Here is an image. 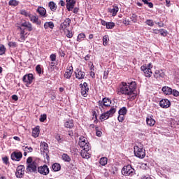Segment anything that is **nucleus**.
Masks as SVG:
<instances>
[{
    "label": "nucleus",
    "mask_w": 179,
    "mask_h": 179,
    "mask_svg": "<svg viewBox=\"0 0 179 179\" xmlns=\"http://www.w3.org/2000/svg\"><path fill=\"white\" fill-rule=\"evenodd\" d=\"M135 90H136V82H122V83L118 87L117 92V94L120 96H121V94L127 96L128 100L132 101L136 99V94L135 93Z\"/></svg>",
    "instance_id": "f257e3e1"
},
{
    "label": "nucleus",
    "mask_w": 179,
    "mask_h": 179,
    "mask_svg": "<svg viewBox=\"0 0 179 179\" xmlns=\"http://www.w3.org/2000/svg\"><path fill=\"white\" fill-rule=\"evenodd\" d=\"M20 38L18 41L23 43V41H26L27 36H29L28 31H31L33 30V25L29 22H24L21 24L20 25Z\"/></svg>",
    "instance_id": "f03ea898"
},
{
    "label": "nucleus",
    "mask_w": 179,
    "mask_h": 179,
    "mask_svg": "<svg viewBox=\"0 0 179 179\" xmlns=\"http://www.w3.org/2000/svg\"><path fill=\"white\" fill-rule=\"evenodd\" d=\"M153 68V64L152 63H149L148 64H145L141 66V70L143 72L144 76L146 78H151L152 75V69Z\"/></svg>",
    "instance_id": "7ed1b4c3"
},
{
    "label": "nucleus",
    "mask_w": 179,
    "mask_h": 179,
    "mask_svg": "<svg viewBox=\"0 0 179 179\" xmlns=\"http://www.w3.org/2000/svg\"><path fill=\"white\" fill-rule=\"evenodd\" d=\"M116 109L114 106L110 107L109 110L106 111L104 113H102L100 115L99 120H101V122L106 121V120H108L110 117H113L114 114H115Z\"/></svg>",
    "instance_id": "20e7f679"
},
{
    "label": "nucleus",
    "mask_w": 179,
    "mask_h": 179,
    "mask_svg": "<svg viewBox=\"0 0 179 179\" xmlns=\"http://www.w3.org/2000/svg\"><path fill=\"white\" fill-rule=\"evenodd\" d=\"M134 155L138 159H143L146 156V151L143 149V146H134Z\"/></svg>",
    "instance_id": "39448f33"
},
{
    "label": "nucleus",
    "mask_w": 179,
    "mask_h": 179,
    "mask_svg": "<svg viewBox=\"0 0 179 179\" xmlns=\"http://www.w3.org/2000/svg\"><path fill=\"white\" fill-rule=\"evenodd\" d=\"M122 174L126 177H132L135 174V169L131 165L124 166L122 169Z\"/></svg>",
    "instance_id": "423d86ee"
},
{
    "label": "nucleus",
    "mask_w": 179,
    "mask_h": 179,
    "mask_svg": "<svg viewBox=\"0 0 179 179\" xmlns=\"http://www.w3.org/2000/svg\"><path fill=\"white\" fill-rule=\"evenodd\" d=\"M98 103L99 108L101 110V113H104L106 107H110V106L111 105V100L108 98H103L102 101H99Z\"/></svg>",
    "instance_id": "0eeeda50"
},
{
    "label": "nucleus",
    "mask_w": 179,
    "mask_h": 179,
    "mask_svg": "<svg viewBox=\"0 0 179 179\" xmlns=\"http://www.w3.org/2000/svg\"><path fill=\"white\" fill-rule=\"evenodd\" d=\"M79 146L82 148V149H85L86 150H90V145H89V142L87 141V138L84 136H80L79 138Z\"/></svg>",
    "instance_id": "6e6552de"
},
{
    "label": "nucleus",
    "mask_w": 179,
    "mask_h": 179,
    "mask_svg": "<svg viewBox=\"0 0 179 179\" xmlns=\"http://www.w3.org/2000/svg\"><path fill=\"white\" fill-rule=\"evenodd\" d=\"M34 80V77L33 76V74L29 73L23 76L22 80L24 83H25V86L29 87V85H31L33 83V80Z\"/></svg>",
    "instance_id": "1a4fd4ad"
},
{
    "label": "nucleus",
    "mask_w": 179,
    "mask_h": 179,
    "mask_svg": "<svg viewBox=\"0 0 179 179\" xmlns=\"http://www.w3.org/2000/svg\"><path fill=\"white\" fill-rule=\"evenodd\" d=\"M80 87L81 89V94L83 97H87L89 94V86L87 83H84L83 84H80Z\"/></svg>",
    "instance_id": "9d476101"
},
{
    "label": "nucleus",
    "mask_w": 179,
    "mask_h": 179,
    "mask_svg": "<svg viewBox=\"0 0 179 179\" xmlns=\"http://www.w3.org/2000/svg\"><path fill=\"white\" fill-rule=\"evenodd\" d=\"M38 173L42 176H48L50 174V169L47 165L41 166L38 168Z\"/></svg>",
    "instance_id": "9b49d317"
},
{
    "label": "nucleus",
    "mask_w": 179,
    "mask_h": 179,
    "mask_svg": "<svg viewBox=\"0 0 179 179\" xmlns=\"http://www.w3.org/2000/svg\"><path fill=\"white\" fill-rule=\"evenodd\" d=\"M29 19L30 22L32 23H34L35 24H37L38 26H40L41 24V20L38 19V16L37 14H31L29 15Z\"/></svg>",
    "instance_id": "f8f14e48"
},
{
    "label": "nucleus",
    "mask_w": 179,
    "mask_h": 179,
    "mask_svg": "<svg viewBox=\"0 0 179 179\" xmlns=\"http://www.w3.org/2000/svg\"><path fill=\"white\" fill-rule=\"evenodd\" d=\"M15 176L17 178H22L24 176V166L20 165L17 168V171L15 172Z\"/></svg>",
    "instance_id": "ddd939ff"
},
{
    "label": "nucleus",
    "mask_w": 179,
    "mask_h": 179,
    "mask_svg": "<svg viewBox=\"0 0 179 179\" xmlns=\"http://www.w3.org/2000/svg\"><path fill=\"white\" fill-rule=\"evenodd\" d=\"M41 152L43 156H47L48 155V144L45 142L41 143Z\"/></svg>",
    "instance_id": "4468645a"
},
{
    "label": "nucleus",
    "mask_w": 179,
    "mask_h": 179,
    "mask_svg": "<svg viewBox=\"0 0 179 179\" xmlns=\"http://www.w3.org/2000/svg\"><path fill=\"white\" fill-rule=\"evenodd\" d=\"M66 8L69 12H72L75 5H76V0H66Z\"/></svg>",
    "instance_id": "2eb2a0df"
},
{
    "label": "nucleus",
    "mask_w": 179,
    "mask_h": 179,
    "mask_svg": "<svg viewBox=\"0 0 179 179\" xmlns=\"http://www.w3.org/2000/svg\"><path fill=\"white\" fill-rule=\"evenodd\" d=\"M22 157H23V154L20 152H13L11 154V159L15 162H20Z\"/></svg>",
    "instance_id": "dca6fc26"
},
{
    "label": "nucleus",
    "mask_w": 179,
    "mask_h": 179,
    "mask_svg": "<svg viewBox=\"0 0 179 179\" xmlns=\"http://www.w3.org/2000/svg\"><path fill=\"white\" fill-rule=\"evenodd\" d=\"M27 171L28 173H36L37 171V163L33 162L27 165Z\"/></svg>",
    "instance_id": "f3484780"
},
{
    "label": "nucleus",
    "mask_w": 179,
    "mask_h": 179,
    "mask_svg": "<svg viewBox=\"0 0 179 179\" xmlns=\"http://www.w3.org/2000/svg\"><path fill=\"white\" fill-rule=\"evenodd\" d=\"M36 12L41 16V17H47V16H48L47 10H45L44 7L38 6L36 9Z\"/></svg>",
    "instance_id": "a211bd4d"
},
{
    "label": "nucleus",
    "mask_w": 179,
    "mask_h": 179,
    "mask_svg": "<svg viewBox=\"0 0 179 179\" xmlns=\"http://www.w3.org/2000/svg\"><path fill=\"white\" fill-rule=\"evenodd\" d=\"M159 106L162 108H169L171 106V103L169 99H162L159 101Z\"/></svg>",
    "instance_id": "6ab92c4d"
},
{
    "label": "nucleus",
    "mask_w": 179,
    "mask_h": 179,
    "mask_svg": "<svg viewBox=\"0 0 179 179\" xmlns=\"http://www.w3.org/2000/svg\"><path fill=\"white\" fill-rule=\"evenodd\" d=\"M164 76H166V73H164L163 70H155L154 73L155 79H160V78H164Z\"/></svg>",
    "instance_id": "aec40b11"
},
{
    "label": "nucleus",
    "mask_w": 179,
    "mask_h": 179,
    "mask_svg": "<svg viewBox=\"0 0 179 179\" xmlns=\"http://www.w3.org/2000/svg\"><path fill=\"white\" fill-rule=\"evenodd\" d=\"M118 10H120V8H118V6L114 5L112 6V8H108V12L109 13H111L112 16H117V13H118Z\"/></svg>",
    "instance_id": "412c9836"
},
{
    "label": "nucleus",
    "mask_w": 179,
    "mask_h": 179,
    "mask_svg": "<svg viewBox=\"0 0 179 179\" xmlns=\"http://www.w3.org/2000/svg\"><path fill=\"white\" fill-rule=\"evenodd\" d=\"M72 73H73V67L71 66L69 67V69L66 70V72L64 73V78L66 79H71Z\"/></svg>",
    "instance_id": "4be33fe9"
},
{
    "label": "nucleus",
    "mask_w": 179,
    "mask_h": 179,
    "mask_svg": "<svg viewBox=\"0 0 179 179\" xmlns=\"http://www.w3.org/2000/svg\"><path fill=\"white\" fill-rule=\"evenodd\" d=\"M75 73H76V78L77 79H79V80H80V79H85V72L82 71L80 70L79 69H77L76 70Z\"/></svg>",
    "instance_id": "5701e85b"
},
{
    "label": "nucleus",
    "mask_w": 179,
    "mask_h": 179,
    "mask_svg": "<svg viewBox=\"0 0 179 179\" xmlns=\"http://www.w3.org/2000/svg\"><path fill=\"white\" fill-rule=\"evenodd\" d=\"M90 150L83 149L80 152V156L83 159H90V152H89Z\"/></svg>",
    "instance_id": "b1692460"
},
{
    "label": "nucleus",
    "mask_w": 179,
    "mask_h": 179,
    "mask_svg": "<svg viewBox=\"0 0 179 179\" xmlns=\"http://www.w3.org/2000/svg\"><path fill=\"white\" fill-rule=\"evenodd\" d=\"M69 26H71V19L66 18L61 24V28L62 29V30H65V29H68Z\"/></svg>",
    "instance_id": "393cba45"
},
{
    "label": "nucleus",
    "mask_w": 179,
    "mask_h": 179,
    "mask_svg": "<svg viewBox=\"0 0 179 179\" xmlns=\"http://www.w3.org/2000/svg\"><path fill=\"white\" fill-rule=\"evenodd\" d=\"M162 91L166 96H170V94H172V93H173V89H171V87H167V86L163 87L162 88Z\"/></svg>",
    "instance_id": "a878e982"
},
{
    "label": "nucleus",
    "mask_w": 179,
    "mask_h": 179,
    "mask_svg": "<svg viewBox=\"0 0 179 179\" xmlns=\"http://www.w3.org/2000/svg\"><path fill=\"white\" fill-rule=\"evenodd\" d=\"M146 124L148 127H154L155 124H156V120H155V119L151 116H148L146 118Z\"/></svg>",
    "instance_id": "bb28decb"
},
{
    "label": "nucleus",
    "mask_w": 179,
    "mask_h": 179,
    "mask_svg": "<svg viewBox=\"0 0 179 179\" xmlns=\"http://www.w3.org/2000/svg\"><path fill=\"white\" fill-rule=\"evenodd\" d=\"M39 135H40V128H38V127L34 128L32 130V136H34V138H38Z\"/></svg>",
    "instance_id": "cd10ccee"
},
{
    "label": "nucleus",
    "mask_w": 179,
    "mask_h": 179,
    "mask_svg": "<svg viewBox=\"0 0 179 179\" xmlns=\"http://www.w3.org/2000/svg\"><path fill=\"white\" fill-rule=\"evenodd\" d=\"M48 6L52 12H55V10H57V4L54 1L49 2Z\"/></svg>",
    "instance_id": "c85d7f7f"
},
{
    "label": "nucleus",
    "mask_w": 179,
    "mask_h": 179,
    "mask_svg": "<svg viewBox=\"0 0 179 179\" xmlns=\"http://www.w3.org/2000/svg\"><path fill=\"white\" fill-rule=\"evenodd\" d=\"M73 120H69V121H66L65 123H64V127L65 128H73Z\"/></svg>",
    "instance_id": "c756f323"
},
{
    "label": "nucleus",
    "mask_w": 179,
    "mask_h": 179,
    "mask_svg": "<svg viewBox=\"0 0 179 179\" xmlns=\"http://www.w3.org/2000/svg\"><path fill=\"white\" fill-rule=\"evenodd\" d=\"M48 27L50 29H54V22H46L44 24V29H48Z\"/></svg>",
    "instance_id": "7c9ffc66"
},
{
    "label": "nucleus",
    "mask_w": 179,
    "mask_h": 179,
    "mask_svg": "<svg viewBox=\"0 0 179 179\" xmlns=\"http://www.w3.org/2000/svg\"><path fill=\"white\" fill-rule=\"evenodd\" d=\"M20 13L21 15H22L23 16H25V17H29L30 15H31V13H30L29 11H27L24 9H22L20 11Z\"/></svg>",
    "instance_id": "2f4dec72"
},
{
    "label": "nucleus",
    "mask_w": 179,
    "mask_h": 179,
    "mask_svg": "<svg viewBox=\"0 0 179 179\" xmlns=\"http://www.w3.org/2000/svg\"><path fill=\"white\" fill-rule=\"evenodd\" d=\"M62 160H64V162H66L67 163H69V162H71V157H69L68 154H63L62 155Z\"/></svg>",
    "instance_id": "473e14b6"
},
{
    "label": "nucleus",
    "mask_w": 179,
    "mask_h": 179,
    "mask_svg": "<svg viewBox=\"0 0 179 179\" xmlns=\"http://www.w3.org/2000/svg\"><path fill=\"white\" fill-rule=\"evenodd\" d=\"M52 169L55 171H59L61 170V165L58 163L53 164L52 166Z\"/></svg>",
    "instance_id": "72a5a7b5"
},
{
    "label": "nucleus",
    "mask_w": 179,
    "mask_h": 179,
    "mask_svg": "<svg viewBox=\"0 0 179 179\" xmlns=\"http://www.w3.org/2000/svg\"><path fill=\"white\" fill-rule=\"evenodd\" d=\"M103 45L106 46L108 44V41H110V38H108V35H105L103 37Z\"/></svg>",
    "instance_id": "f704fd0d"
},
{
    "label": "nucleus",
    "mask_w": 179,
    "mask_h": 179,
    "mask_svg": "<svg viewBox=\"0 0 179 179\" xmlns=\"http://www.w3.org/2000/svg\"><path fill=\"white\" fill-rule=\"evenodd\" d=\"M10 6H17L19 5V1L16 0H10L8 2Z\"/></svg>",
    "instance_id": "c9c22d12"
},
{
    "label": "nucleus",
    "mask_w": 179,
    "mask_h": 179,
    "mask_svg": "<svg viewBox=\"0 0 179 179\" xmlns=\"http://www.w3.org/2000/svg\"><path fill=\"white\" fill-rule=\"evenodd\" d=\"M55 138L59 143H62V142H64V138L59 134H56Z\"/></svg>",
    "instance_id": "e433bc0d"
},
{
    "label": "nucleus",
    "mask_w": 179,
    "mask_h": 179,
    "mask_svg": "<svg viewBox=\"0 0 179 179\" xmlns=\"http://www.w3.org/2000/svg\"><path fill=\"white\" fill-rule=\"evenodd\" d=\"M84 38H86V35H85V34H80L77 37V41L80 43V41H82V40H84Z\"/></svg>",
    "instance_id": "4c0bfd02"
},
{
    "label": "nucleus",
    "mask_w": 179,
    "mask_h": 179,
    "mask_svg": "<svg viewBox=\"0 0 179 179\" xmlns=\"http://www.w3.org/2000/svg\"><path fill=\"white\" fill-rule=\"evenodd\" d=\"M107 157H101L100 159L99 163L101 166H106V164H107Z\"/></svg>",
    "instance_id": "58836bf2"
},
{
    "label": "nucleus",
    "mask_w": 179,
    "mask_h": 179,
    "mask_svg": "<svg viewBox=\"0 0 179 179\" xmlns=\"http://www.w3.org/2000/svg\"><path fill=\"white\" fill-rule=\"evenodd\" d=\"M115 27V23L113 22H108L107 25H106V29H114Z\"/></svg>",
    "instance_id": "ea45409f"
},
{
    "label": "nucleus",
    "mask_w": 179,
    "mask_h": 179,
    "mask_svg": "<svg viewBox=\"0 0 179 179\" xmlns=\"http://www.w3.org/2000/svg\"><path fill=\"white\" fill-rule=\"evenodd\" d=\"M127 108L123 107L119 110V115H125L127 114Z\"/></svg>",
    "instance_id": "a19ab883"
},
{
    "label": "nucleus",
    "mask_w": 179,
    "mask_h": 179,
    "mask_svg": "<svg viewBox=\"0 0 179 179\" xmlns=\"http://www.w3.org/2000/svg\"><path fill=\"white\" fill-rule=\"evenodd\" d=\"M6 52V48H5V45H0V55H3L5 52Z\"/></svg>",
    "instance_id": "79ce46f5"
},
{
    "label": "nucleus",
    "mask_w": 179,
    "mask_h": 179,
    "mask_svg": "<svg viewBox=\"0 0 179 179\" xmlns=\"http://www.w3.org/2000/svg\"><path fill=\"white\" fill-rule=\"evenodd\" d=\"M23 148H24L23 150H24V152H27V153H31V152H33V148L31 147L24 146Z\"/></svg>",
    "instance_id": "37998d69"
},
{
    "label": "nucleus",
    "mask_w": 179,
    "mask_h": 179,
    "mask_svg": "<svg viewBox=\"0 0 179 179\" xmlns=\"http://www.w3.org/2000/svg\"><path fill=\"white\" fill-rule=\"evenodd\" d=\"M50 59L52 62H55V61H57V55L55 54L50 55Z\"/></svg>",
    "instance_id": "c03bdc74"
},
{
    "label": "nucleus",
    "mask_w": 179,
    "mask_h": 179,
    "mask_svg": "<svg viewBox=\"0 0 179 179\" xmlns=\"http://www.w3.org/2000/svg\"><path fill=\"white\" fill-rule=\"evenodd\" d=\"M146 24H148V26H150L151 27H152V26H155V22L152 20H147L145 21Z\"/></svg>",
    "instance_id": "a18cd8bd"
},
{
    "label": "nucleus",
    "mask_w": 179,
    "mask_h": 179,
    "mask_svg": "<svg viewBox=\"0 0 179 179\" xmlns=\"http://www.w3.org/2000/svg\"><path fill=\"white\" fill-rule=\"evenodd\" d=\"M159 33L163 37H166V36H167V30L166 29H161Z\"/></svg>",
    "instance_id": "49530a36"
},
{
    "label": "nucleus",
    "mask_w": 179,
    "mask_h": 179,
    "mask_svg": "<svg viewBox=\"0 0 179 179\" xmlns=\"http://www.w3.org/2000/svg\"><path fill=\"white\" fill-rule=\"evenodd\" d=\"M66 36L68 38H72L73 37V34L70 30H67V33H66Z\"/></svg>",
    "instance_id": "de8ad7c7"
},
{
    "label": "nucleus",
    "mask_w": 179,
    "mask_h": 179,
    "mask_svg": "<svg viewBox=\"0 0 179 179\" xmlns=\"http://www.w3.org/2000/svg\"><path fill=\"white\" fill-rule=\"evenodd\" d=\"M45 120H47V115L45 114L41 115L39 119V121H41V122H44Z\"/></svg>",
    "instance_id": "09e8293b"
},
{
    "label": "nucleus",
    "mask_w": 179,
    "mask_h": 179,
    "mask_svg": "<svg viewBox=\"0 0 179 179\" xmlns=\"http://www.w3.org/2000/svg\"><path fill=\"white\" fill-rule=\"evenodd\" d=\"M141 169H143V170H148V169H149V165H148V164L143 163L141 165Z\"/></svg>",
    "instance_id": "8fccbe9b"
},
{
    "label": "nucleus",
    "mask_w": 179,
    "mask_h": 179,
    "mask_svg": "<svg viewBox=\"0 0 179 179\" xmlns=\"http://www.w3.org/2000/svg\"><path fill=\"white\" fill-rule=\"evenodd\" d=\"M55 66V63L54 62H52L49 64L48 69H50V71H54V67Z\"/></svg>",
    "instance_id": "3c124183"
},
{
    "label": "nucleus",
    "mask_w": 179,
    "mask_h": 179,
    "mask_svg": "<svg viewBox=\"0 0 179 179\" xmlns=\"http://www.w3.org/2000/svg\"><path fill=\"white\" fill-rule=\"evenodd\" d=\"M3 162L4 163V164H9V158L8 157H3L2 158Z\"/></svg>",
    "instance_id": "603ef678"
},
{
    "label": "nucleus",
    "mask_w": 179,
    "mask_h": 179,
    "mask_svg": "<svg viewBox=\"0 0 179 179\" xmlns=\"http://www.w3.org/2000/svg\"><path fill=\"white\" fill-rule=\"evenodd\" d=\"M172 94H173V96H174L175 97H178V96H179V92L177 91L176 90H172Z\"/></svg>",
    "instance_id": "864d4df0"
},
{
    "label": "nucleus",
    "mask_w": 179,
    "mask_h": 179,
    "mask_svg": "<svg viewBox=\"0 0 179 179\" xmlns=\"http://www.w3.org/2000/svg\"><path fill=\"white\" fill-rule=\"evenodd\" d=\"M117 120L120 122H122L124 120V115H119Z\"/></svg>",
    "instance_id": "5fc2aeb1"
},
{
    "label": "nucleus",
    "mask_w": 179,
    "mask_h": 179,
    "mask_svg": "<svg viewBox=\"0 0 179 179\" xmlns=\"http://www.w3.org/2000/svg\"><path fill=\"white\" fill-rule=\"evenodd\" d=\"M36 71L39 75H41V66H40V65H37L36 67Z\"/></svg>",
    "instance_id": "6e6d98bb"
},
{
    "label": "nucleus",
    "mask_w": 179,
    "mask_h": 179,
    "mask_svg": "<svg viewBox=\"0 0 179 179\" xmlns=\"http://www.w3.org/2000/svg\"><path fill=\"white\" fill-rule=\"evenodd\" d=\"M131 19L133 23H136V22H137L136 15L133 14V15L131 16Z\"/></svg>",
    "instance_id": "4d7b16f0"
},
{
    "label": "nucleus",
    "mask_w": 179,
    "mask_h": 179,
    "mask_svg": "<svg viewBox=\"0 0 179 179\" xmlns=\"http://www.w3.org/2000/svg\"><path fill=\"white\" fill-rule=\"evenodd\" d=\"M33 158H31V157H28V159H27V164H33Z\"/></svg>",
    "instance_id": "13d9d810"
},
{
    "label": "nucleus",
    "mask_w": 179,
    "mask_h": 179,
    "mask_svg": "<svg viewBox=\"0 0 179 179\" xmlns=\"http://www.w3.org/2000/svg\"><path fill=\"white\" fill-rule=\"evenodd\" d=\"M96 136H99L100 138V136H101V135H103V132H101V131H99L97 130V128H96Z\"/></svg>",
    "instance_id": "bf43d9fd"
},
{
    "label": "nucleus",
    "mask_w": 179,
    "mask_h": 179,
    "mask_svg": "<svg viewBox=\"0 0 179 179\" xmlns=\"http://www.w3.org/2000/svg\"><path fill=\"white\" fill-rule=\"evenodd\" d=\"M141 179H152V177H150V176L149 175H143L141 177Z\"/></svg>",
    "instance_id": "052dcab7"
},
{
    "label": "nucleus",
    "mask_w": 179,
    "mask_h": 179,
    "mask_svg": "<svg viewBox=\"0 0 179 179\" xmlns=\"http://www.w3.org/2000/svg\"><path fill=\"white\" fill-rule=\"evenodd\" d=\"M59 55H60V57H65V52L62 50H59Z\"/></svg>",
    "instance_id": "680f3d73"
},
{
    "label": "nucleus",
    "mask_w": 179,
    "mask_h": 179,
    "mask_svg": "<svg viewBox=\"0 0 179 179\" xmlns=\"http://www.w3.org/2000/svg\"><path fill=\"white\" fill-rule=\"evenodd\" d=\"M8 45L9 47H16V42H9Z\"/></svg>",
    "instance_id": "e2e57ef3"
},
{
    "label": "nucleus",
    "mask_w": 179,
    "mask_h": 179,
    "mask_svg": "<svg viewBox=\"0 0 179 179\" xmlns=\"http://www.w3.org/2000/svg\"><path fill=\"white\" fill-rule=\"evenodd\" d=\"M101 24H102V26H106V27H107V24L108 23V22H106L105 20H101Z\"/></svg>",
    "instance_id": "0e129e2a"
},
{
    "label": "nucleus",
    "mask_w": 179,
    "mask_h": 179,
    "mask_svg": "<svg viewBox=\"0 0 179 179\" xmlns=\"http://www.w3.org/2000/svg\"><path fill=\"white\" fill-rule=\"evenodd\" d=\"M108 76V72L104 71V73H103V79H107Z\"/></svg>",
    "instance_id": "69168bd1"
},
{
    "label": "nucleus",
    "mask_w": 179,
    "mask_h": 179,
    "mask_svg": "<svg viewBox=\"0 0 179 179\" xmlns=\"http://www.w3.org/2000/svg\"><path fill=\"white\" fill-rule=\"evenodd\" d=\"M59 5H60L61 6H65V1H64L63 0H60V1L59 2Z\"/></svg>",
    "instance_id": "338daca9"
},
{
    "label": "nucleus",
    "mask_w": 179,
    "mask_h": 179,
    "mask_svg": "<svg viewBox=\"0 0 179 179\" xmlns=\"http://www.w3.org/2000/svg\"><path fill=\"white\" fill-rule=\"evenodd\" d=\"M152 33H154V34H159V33H160V29H153Z\"/></svg>",
    "instance_id": "774afa93"
}]
</instances>
